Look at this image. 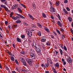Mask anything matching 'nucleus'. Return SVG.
<instances>
[{"label":"nucleus","instance_id":"nucleus-36","mask_svg":"<svg viewBox=\"0 0 73 73\" xmlns=\"http://www.w3.org/2000/svg\"><path fill=\"white\" fill-rule=\"evenodd\" d=\"M21 37L22 38H25V35H21Z\"/></svg>","mask_w":73,"mask_h":73},{"label":"nucleus","instance_id":"nucleus-55","mask_svg":"<svg viewBox=\"0 0 73 73\" xmlns=\"http://www.w3.org/2000/svg\"><path fill=\"white\" fill-rule=\"evenodd\" d=\"M8 25V27L10 29V28H11V26H10V25Z\"/></svg>","mask_w":73,"mask_h":73},{"label":"nucleus","instance_id":"nucleus-44","mask_svg":"<svg viewBox=\"0 0 73 73\" xmlns=\"http://www.w3.org/2000/svg\"><path fill=\"white\" fill-rule=\"evenodd\" d=\"M53 33L55 36H57V34H56V33L55 32V31H53Z\"/></svg>","mask_w":73,"mask_h":73},{"label":"nucleus","instance_id":"nucleus-26","mask_svg":"<svg viewBox=\"0 0 73 73\" xmlns=\"http://www.w3.org/2000/svg\"><path fill=\"white\" fill-rule=\"evenodd\" d=\"M56 66L57 68H59V65L58 63H57L56 64Z\"/></svg>","mask_w":73,"mask_h":73},{"label":"nucleus","instance_id":"nucleus-52","mask_svg":"<svg viewBox=\"0 0 73 73\" xmlns=\"http://www.w3.org/2000/svg\"><path fill=\"white\" fill-rule=\"evenodd\" d=\"M6 70H8V69H9V68H8V67L6 66Z\"/></svg>","mask_w":73,"mask_h":73},{"label":"nucleus","instance_id":"nucleus-51","mask_svg":"<svg viewBox=\"0 0 73 73\" xmlns=\"http://www.w3.org/2000/svg\"><path fill=\"white\" fill-rule=\"evenodd\" d=\"M4 3L5 5H7V1H5V2H4Z\"/></svg>","mask_w":73,"mask_h":73},{"label":"nucleus","instance_id":"nucleus-25","mask_svg":"<svg viewBox=\"0 0 73 73\" xmlns=\"http://www.w3.org/2000/svg\"><path fill=\"white\" fill-rule=\"evenodd\" d=\"M68 19L70 22H72V18H70L69 17H68Z\"/></svg>","mask_w":73,"mask_h":73},{"label":"nucleus","instance_id":"nucleus-8","mask_svg":"<svg viewBox=\"0 0 73 73\" xmlns=\"http://www.w3.org/2000/svg\"><path fill=\"white\" fill-rule=\"evenodd\" d=\"M47 62L48 63H50V64H52V62L50 61V59L48 58L47 59Z\"/></svg>","mask_w":73,"mask_h":73},{"label":"nucleus","instance_id":"nucleus-47","mask_svg":"<svg viewBox=\"0 0 73 73\" xmlns=\"http://www.w3.org/2000/svg\"><path fill=\"white\" fill-rule=\"evenodd\" d=\"M27 32L28 33H32V32L30 31H28Z\"/></svg>","mask_w":73,"mask_h":73},{"label":"nucleus","instance_id":"nucleus-4","mask_svg":"<svg viewBox=\"0 0 73 73\" xmlns=\"http://www.w3.org/2000/svg\"><path fill=\"white\" fill-rule=\"evenodd\" d=\"M50 9L51 11L53 12H55V9L53 7L51 6L50 7Z\"/></svg>","mask_w":73,"mask_h":73},{"label":"nucleus","instance_id":"nucleus-46","mask_svg":"<svg viewBox=\"0 0 73 73\" xmlns=\"http://www.w3.org/2000/svg\"><path fill=\"white\" fill-rule=\"evenodd\" d=\"M70 31L71 33H72V34H73V30L72 29H70Z\"/></svg>","mask_w":73,"mask_h":73},{"label":"nucleus","instance_id":"nucleus-37","mask_svg":"<svg viewBox=\"0 0 73 73\" xmlns=\"http://www.w3.org/2000/svg\"><path fill=\"white\" fill-rule=\"evenodd\" d=\"M15 62L17 64V65H19V62H18V61H17V60L16 59L15 60Z\"/></svg>","mask_w":73,"mask_h":73},{"label":"nucleus","instance_id":"nucleus-33","mask_svg":"<svg viewBox=\"0 0 73 73\" xmlns=\"http://www.w3.org/2000/svg\"><path fill=\"white\" fill-rule=\"evenodd\" d=\"M56 32H57V33H58V34H59V35H60L61 34L60 31H59L58 30H56Z\"/></svg>","mask_w":73,"mask_h":73},{"label":"nucleus","instance_id":"nucleus-58","mask_svg":"<svg viewBox=\"0 0 73 73\" xmlns=\"http://www.w3.org/2000/svg\"><path fill=\"white\" fill-rule=\"evenodd\" d=\"M5 1V0H1V1L2 3L3 2H4V1Z\"/></svg>","mask_w":73,"mask_h":73},{"label":"nucleus","instance_id":"nucleus-17","mask_svg":"<svg viewBox=\"0 0 73 73\" xmlns=\"http://www.w3.org/2000/svg\"><path fill=\"white\" fill-rule=\"evenodd\" d=\"M42 16L44 18H46V15L44 13H42Z\"/></svg>","mask_w":73,"mask_h":73},{"label":"nucleus","instance_id":"nucleus-41","mask_svg":"<svg viewBox=\"0 0 73 73\" xmlns=\"http://www.w3.org/2000/svg\"><path fill=\"white\" fill-rule=\"evenodd\" d=\"M64 50H67V48H66V46H64Z\"/></svg>","mask_w":73,"mask_h":73},{"label":"nucleus","instance_id":"nucleus-45","mask_svg":"<svg viewBox=\"0 0 73 73\" xmlns=\"http://www.w3.org/2000/svg\"><path fill=\"white\" fill-rule=\"evenodd\" d=\"M8 22L7 21H6L5 22V24L6 25H7V24H8Z\"/></svg>","mask_w":73,"mask_h":73},{"label":"nucleus","instance_id":"nucleus-39","mask_svg":"<svg viewBox=\"0 0 73 73\" xmlns=\"http://www.w3.org/2000/svg\"><path fill=\"white\" fill-rule=\"evenodd\" d=\"M68 0H65L64 1V3H68Z\"/></svg>","mask_w":73,"mask_h":73},{"label":"nucleus","instance_id":"nucleus-35","mask_svg":"<svg viewBox=\"0 0 73 73\" xmlns=\"http://www.w3.org/2000/svg\"><path fill=\"white\" fill-rule=\"evenodd\" d=\"M13 15V12H12L11 13L10 15V17H12V16Z\"/></svg>","mask_w":73,"mask_h":73},{"label":"nucleus","instance_id":"nucleus-20","mask_svg":"<svg viewBox=\"0 0 73 73\" xmlns=\"http://www.w3.org/2000/svg\"><path fill=\"white\" fill-rule=\"evenodd\" d=\"M48 66H49V63H46L44 65V67L45 68L48 67Z\"/></svg>","mask_w":73,"mask_h":73},{"label":"nucleus","instance_id":"nucleus-49","mask_svg":"<svg viewBox=\"0 0 73 73\" xmlns=\"http://www.w3.org/2000/svg\"><path fill=\"white\" fill-rule=\"evenodd\" d=\"M60 31L61 32H63L64 29H62V28H61L60 29Z\"/></svg>","mask_w":73,"mask_h":73},{"label":"nucleus","instance_id":"nucleus-19","mask_svg":"<svg viewBox=\"0 0 73 73\" xmlns=\"http://www.w3.org/2000/svg\"><path fill=\"white\" fill-rule=\"evenodd\" d=\"M17 9L18 10L19 12H20L21 13H22V11H21V9L20 8L18 7Z\"/></svg>","mask_w":73,"mask_h":73},{"label":"nucleus","instance_id":"nucleus-14","mask_svg":"<svg viewBox=\"0 0 73 73\" xmlns=\"http://www.w3.org/2000/svg\"><path fill=\"white\" fill-rule=\"evenodd\" d=\"M59 4H60V2L59 1L56 2L55 3V5L56 6H58V5H59Z\"/></svg>","mask_w":73,"mask_h":73},{"label":"nucleus","instance_id":"nucleus-1","mask_svg":"<svg viewBox=\"0 0 73 73\" xmlns=\"http://www.w3.org/2000/svg\"><path fill=\"white\" fill-rule=\"evenodd\" d=\"M26 61L30 65H32V60L29 58H27L26 59Z\"/></svg>","mask_w":73,"mask_h":73},{"label":"nucleus","instance_id":"nucleus-21","mask_svg":"<svg viewBox=\"0 0 73 73\" xmlns=\"http://www.w3.org/2000/svg\"><path fill=\"white\" fill-rule=\"evenodd\" d=\"M21 22V21L19 20H18L17 21H16V23H17L18 24H19V23H20Z\"/></svg>","mask_w":73,"mask_h":73},{"label":"nucleus","instance_id":"nucleus-31","mask_svg":"<svg viewBox=\"0 0 73 73\" xmlns=\"http://www.w3.org/2000/svg\"><path fill=\"white\" fill-rule=\"evenodd\" d=\"M45 40H46V39L42 38L41 40V41L42 42H45Z\"/></svg>","mask_w":73,"mask_h":73},{"label":"nucleus","instance_id":"nucleus-6","mask_svg":"<svg viewBox=\"0 0 73 73\" xmlns=\"http://www.w3.org/2000/svg\"><path fill=\"white\" fill-rule=\"evenodd\" d=\"M17 7H18V4H16L13 6L12 8H13V9H16Z\"/></svg>","mask_w":73,"mask_h":73},{"label":"nucleus","instance_id":"nucleus-57","mask_svg":"<svg viewBox=\"0 0 73 73\" xmlns=\"http://www.w3.org/2000/svg\"><path fill=\"white\" fill-rule=\"evenodd\" d=\"M53 72L54 73H57V71L56 70L53 71Z\"/></svg>","mask_w":73,"mask_h":73},{"label":"nucleus","instance_id":"nucleus-15","mask_svg":"<svg viewBox=\"0 0 73 73\" xmlns=\"http://www.w3.org/2000/svg\"><path fill=\"white\" fill-rule=\"evenodd\" d=\"M23 63L24 65L25 66H27V64L25 60Z\"/></svg>","mask_w":73,"mask_h":73},{"label":"nucleus","instance_id":"nucleus-60","mask_svg":"<svg viewBox=\"0 0 73 73\" xmlns=\"http://www.w3.org/2000/svg\"><path fill=\"white\" fill-rule=\"evenodd\" d=\"M38 27H40V28H41V27H42L41 26V25H39V26H38Z\"/></svg>","mask_w":73,"mask_h":73},{"label":"nucleus","instance_id":"nucleus-54","mask_svg":"<svg viewBox=\"0 0 73 73\" xmlns=\"http://www.w3.org/2000/svg\"><path fill=\"white\" fill-rule=\"evenodd\" d=\"M62 38H64V37H65V36H64V35H62Z\"/></svg>","mask_w":73,"mask_h":73},{"label":"nucleus","instance_id":"nucleus-5","mask_svg":"<svg viewBox=\"0 0 73 73\" xmlns=\"http://www.w3.org/2000/svg\"><path fill=\"white\" fill-rule=\"evenodd\" d=\"M67 60L68 63H70L72 62V59H71V58L70 57H68L67 58Z\"/></svg>","mask_w":73,"mask_h":73},{"label":"nucleus","instance_id":"nucleus-32","mask_svg":"<svg viewBox=\"0 0 73 73\" xmlns=\"http://www.w3.org/2000/svg\"><path fill=\"white\" fill-rule=\"evenodd\" d=\"M38 36H41V32H39L38 33Z\"/></svg>","mask_w":73,"mask_h":73},{"label":"nucleus","instance_id":"nucleus-9","mask_svg":"<svg viewBox=\"0 0 73 73\" xmlns=\"http://www.w3.org/2000/svg\"><path fill=\"white\" fill-rule=\"evenodd\" d=\"M28 15L29 17H30L31 19H32V20H33L34 19V18H33V16H32L30 14H29Z\"/></svg>","mask_w":73,"mask_h":73},{"label":"nucleus","instance_id":"nucleus-27","mask_svg":"<svg viewBox=\"0 0 73 73\" xmlns=\"http://www.w3.org/2000/svg\"><path fill=\"white\" fill-rule=\"evenodd\" d=\"M58 17L59 19V20H61V18L60 17V16L59 14H57Z\"/></svg>","mask_w":73,"mask_h":73},{"label":"nucleus","instance_id":"nucleus-2","mask_svg":"<svg viewBox=\"0 0 73 73\" xmlns=\"http://www.w3.org/2000/svg\"><path fill=\"white\" fill-rule=\"evenodd\" d=\"M30 57L32 59L35 60V54L33 53H31Z\"/></svg>","mask_w":73,"mask_h":73},{"label":"nucleus","instance_id":"nucleus-64","mask_svg":"<svg viewBox=\"0 0 73 73\" xmlns=\"http://www.w3.org/2000/svg\"><path fill=\"white\" fill-rule=\"evenodd\" d=\"M46 73H49V72L48 71H46L45 72Z\"/></svg>","mask_w":73,"mask_h":73},{"label":"nucleus","instance_id":"nucleus-48","mask_svg":"<svg viewBox=\"0 0 73 73\" xmlns=\"http://www.w3.org/2000/svg\"><path fill=\"white\" fill-rule=\"evenodd\" d=\"M62 62H65V60H64V59H63V58H62Z\"/></svg>","mask_w":73,"mask_h":73},{"label":"nucleus","instance_id":"nucleus-40","mask_svg":"<svg viewBox=\"0 0 73 73\" xmlns=\"http://www.w3.org/2000/svg\"><path fill=\"white\" fill-rule=\"evenodd\" d=\"M32 27H33L34 28H36V26L35 25H32Z\"/></svg>","mask_w":73,"mask_h":73},{"label":"nucleus","instance_id":"nucleus-56","mask_svg":"<svg viewBox=\"0 0 73 73\" xmlns=\"http://www.w3.org/2000/svg\"><path fill=\"white\" fill-rule=\"evenodd\" d=\"M49 3L51 5H52V3L50 1H49Z\"/></svg>","mask_w":73,"mask_h":73},{"label":"nucleus","instance_id":"nucleus-3","mask_svg":"<svg viewBox=\"0 0 73 73\" xmlns=\"http://www.w3.org/2000/svg\"><path fill=\"white\" fill-rule=\"evenodd\" d=\"M17 16H19V17H20V18H21V19H25V17H24L23 16H22L21 15H20L18 14H17Z\"/></svg>","mask_w":73,"mask_h":73},{"label":"nucleus","instance_id":"nucleus-62","mask_svg":"<svg viewBox=\"0 0 73 73\" xmlns=\"http://www.w3.org/2000/svg\"><path fill=\"white\" fill-rule=\"evenodd\" d=\"M38 27H40V28H41V27H42L41 26V25H39V26H38Z\"/></svg>","mask_w":73,"mask_h":73},{"label":"nucleus","instance_id":"nucleus-22","mask_svg":"<svg viewBox=\"0 0 73 73\" xmlns=\"http://www.w3.org/2000/svg\"><path fill=\"white\" fill-rule=\"evenodd\" d=\"M32 33H27V35H28L29 36V37H31V36H32Z\"/></svg>","mask_w":73,"mask_h":73},{"label":"nucleus","instance_id":"nucleus-18","mask_svg":"<svg viewBox=\"0 0 73 73\" xmlns=\"http://www.w3.org/2000/svg\"><path fill=\"white\" fill-rule=\"evenodd\" d=\"M63 11L65 13H66V14H68V11H67L65 9H63Z\"/></svg>","mask_w":73,"mask_h":73},{"label":"nucleus","instance_id":"nucleus-7","mask_svg":"<svg viewBox=\"0 0 73 73\" xmlns=\"http://www.w3.org/2000/svg\"><path fill=\"white\" fill-rule=\"evenodd\" d=\"M57 24H58V25H59V26L60 27H62V23H61V22H60V21H58Z\"/></svg>","mask_w":73,"mask_h":73},{"label":"nucleus","instance_id":"nucleus-43","mask_svg":"<svg viewBox=\"0 0 73 73\" xmlns=\"http://www.w3.org/2000/svg\"><path fill=\"white\" fill-rule=\"evenodd\" d=\"M16 17H17V18L18 19V20L19 19H20V17L19 16H16Z\"/></svg>","mask_w":73,"mask_h":73},{"label":"nucleus","instance_id":"nucleus-30","mask_svg":"<svg viewBox=\"0 0 73 73\" xmlns=\"http://www.w3.org/2000/svg\"><path fill=\"white\" fill-rule=\"evenodd\" d=\"M57 53H58V52L55 51L54 53V54L55 56H56Z\"/></svg>","mask_w":73,"mask_h":73},{"label":"nucleus","instance_id":"nucleus-34","mask_svg":"<svg viewBox=\"0 0 73 73\" xmlns=\"http://www.w3.org/2000/svg\"><path fill=\"white\" fill-rule=\"evenodd\" d=\"M4 8L6 11H8V9L7 7H6L5 6V8Z\"/></svg>","mask_w":73,"mask_h":73},{"label":"nucleus","instance_id":"nucleus-10","mask_svg":"<svg viewBox=\"0 0 73 73\" xmlns=\"http://www.w3.org/2000/svg\"><path fill=\"white\" fill-rule=\"evenodd\" d=\"M19 60H20V61H21V62H23H23H24V61H25V60H24V59L23 58H20Z\"/></svg>","mask_w":73,"mask_h":73},{"label":"nucleus","instance_id":"nucleus-12","mask_svg":"<svg viewBox=\"0 0 73 73\" xmlns=\"http://www.w3.org/2000/svg\"><path fill=\"white\" fill-rule=\"evenodd\" d=\"M36 50L38 53H40V51H41V48H36Z\"/></svg>","mask_w":73,"mask_h":73},{"label":"nucleus","instance_id":"nucleus-61","mask_svg":"<svg viewBox=\"0 0 73 73\" xmlns=\"http://www.w3.org/2000/svg\"><path fill=\"white\" fill-rule=\"evenodd\" d=\"M38 27H40V28H41V27H42L41 26V25H39V26H38Z\"/></svg>","mask_w":73,"mask_h":73},{"label":"nucleus","instance_id":"nucleus-16","mask_svg":"<svg viewBox=\"0 0 73 73\" xmlns=\"http://www.w3.org/2000/svg\"><path fill=\"white\" fill-rule=\"evenodd\" d=\"M44 29L45 30V31H46L47 32H48L49 33V32H50V31H49V30L48 29L47 27H45L44 28Z\"/></svg>","mask_w":73,"mask_h":73},{"label":"nucleus","instance_id":"nucleus-24","mask_svg":"<svg viewBox=\"0 0 73 73\" xmlns=\"http://www.w3.org/2000/svg\"><path fill=\"white\" fill-rule=\"evenodd\" d=\"M21 53L22 54H25V51H24L22 50L21 52Z\"/></svg>","mask_w":73,"mask_h":73},{"label":"nucleus","instance_id":"nucleus-42","mask_svg":"<svg viewBox=\"0 0 73 73\" xmlns=\"http://www.w3.org/2000/svg\"><path fill=\"white\" fill-rule=\"evenodd\" d=\"M66 9L67 11H70V9L69 8H68V7H66Z\"/></svg>","mask_w":73,"mask_h":73},{"label":"nucleus","instance_id":"nucleus-11","mask_svg":"<svg viewBox=\"0 0 73 73\" xmlns=\"http://www.w3.org/2000/svg\"><path fill=\"white\" fill-rule=\"evenodd\" d=\"M16 41L19 42H21V39L19 38H17L16 39Z\"/></svg>","mask_w":73,"mask_h":73},{"label":"nucleus","instance_id":"nucleus-53","mask_svg":"<svg viewBox=\"0 0 73 73\" xmlns=\"http://www.w3.org/2000/svg\"><path fill=\"white\" fill-rule=\"evenodd\" d=\"M12 73H16V72L15 71H12Z\"/></svg>","mask_w":73,"mask_h":73},{"label":"nucleus","instance_id":"nucleus-13","mask_svg":"<svg viewBox=\"0 0 73 73\" xmlns=\"http://www.w3.org/2000/svg\"><path fill=\"white\" fill-rule=\"evenodd\" d=\"M10 59L12 61H15V58L13 56H11L10 57Z\"/></svg>","mask_w":73,"mask_h":73},{"label":"nucleus","instance_id":"nucleus-50","mask_svg":"<svg viewBox=\"0 0 73 73\" xmlns=\"http://www.w3.org/2000/svg\"><path fill=\"white\" fill-rule=\"evenodd\" d=\"M51 38H54V36L53 35H51Z\"/></svg>","mask_w":73,"mask_h":73},{"label":"nucleus","instance_id":"nucleus-38","mask_svg":"<svg viewBox=\"0 0 73 73\" xmlns=\"http://www.w3.org/2000/svg\"><path fill=\"white\" fill-rule=\"evenodd\" d=\"M21 5H22V7H24V8H26V7H25V5H23V4H21Z\"/></svg>","mask_w":73,"mask_h":73},{"label":"nucleus","instance_id":"nucleus-29","mask_svg":"<svg viewBox=\"0 0 73 73\" xmlns=\"http://www.w3.org/2000/svg\"><path fill=\"white\" fill-rule=\"evenodd\" d=\"M1 8H4L5 7V6L4 5H1Z\"/></svg>","mask_w":73,"mask_h":73},{"label":"nucleus","instance_id":"nucleus-28","mask_svg":"<svg viewBox=\"0 0 73 73\" xmlns=\"http://www.w3.org/2000/svg\"><path fill=\"white\" fill-rule=\"evenodd\" d=\"M46 45H47L49 46V45H50V43L48 41V42H46Z\"/></svg>","mask_w":73,"mask_h":73},{"label":"nucleus","instance_id":"nucleus-23","mask_svg":"<svg viewBox=\"0 0 73 73\" xmlns=\"http://www.w3.org/2000/svg\"><path fill=\"white\" fill-rule=\"evenodd\" d=\"M60 54L61 55H62L63 54L62 53H63V51H62V50H61V49H60Z\"/></svg>","mask_w":73,"mask_h":73},{"label":"nucleus","instance_id":"nucleus-63","mask_svg":"<svg viewBox=\"0 0 73 73\" xmlns=\"http://www.w3.org/2000/svg\"><path fill=\"white\" fill-rule=\"evenodd\" d=\"M71 25H72V27H73V22L72 23V24H71Z\"/></svg>","mask_w":73,"mask_h":73},{"label":"nucleus","instance_id":"nucleus-59","mask_svg":"<svg viewBox=\"0 0 73 73\" xmlns=\"http://www.w3.org/2000/svg\"><path fill=\"white\" fill-rule=\"evenodd\" d=\"M63 62V64H64V65H66V62Z\"/></svg>","mask_w":73,"mask_h":73}]
</instances>
